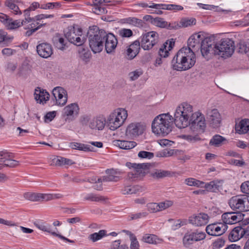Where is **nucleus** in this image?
<instances>
[{
  "mask_svg": "<svg viewBox=\"0 0 249 249\" xmlns=\"http://www.w3.org/2000/svg\"><path fill=\"white\" fill-rule=\"evenodd\" d=\"M7 33L3 30H0V45L1 47L7 46L13 39V37H9Z\"/></svg>",
  "mask_w": 249,
  "mask_h": 249,
  "instance_id": "43",
  "label": "nucleus"
},
{
  "mask_svg": "<svg viewBox=\"0 0 249 249\" xmlns=\"http://www.w3.org/2000/svg\"><path fill=\"white\" fill-rule=\"evenodd\" d=\"M21 22L20 20H13L10 18V21L8 22L6 27L10 30L15 29L22 25Z\"/></svg>",
  "mask_w": 249,
  "mask_h": 249,
  "instance_id": "55",
  "label": "nucleus"
},
{
  "mask_svg": "<svg viewBox=\"0 0 249 249\" xmlns=\"http://www.w3.org/2000/svg\"><path fill=\"white\" fill-rule=\"evenodd\" d=\"M107 124L106 119L103 115L93 118L89 122V127L92 129L102 130Z\"/></svg>",
  "mask_w": 249,
  "mask_h": 249,
  "instance_id": "21",
  "label": "nucleus"
},
{
  "mask_svg": "<svg viewBox=\"0 0 249 249\" xmlns=\"http://www.w3.org/2000/svg\"><path fill=\"white\" fill-rule=\"evenodd\" d=\"M178 57L181 62L179 66L181 68L182 71L191 68L196 62L195 53L192 50L186 47H183L179 50Z\"/></svg>",
  "mask_w": 249,
  "mask_h": 249,
  "instance_id": "7",
  "label": "nucleus"
},
{
  "mask_svg": "<svg viewBox=\"0 0 249 249\" xmlns=\"http://www.w3.org/2000/svg\"><path fill=\"white\" fill-rule=\"evenodd\" d=\"M225 139L219 135H215L213 137L210 141L209 144L215 147L220 146Z\"/></svg>",
  "mask_w": 249,
  "mask_h": 249,
  "instance_id": "46",
  "label": "nucleus"
},
{
  "mask_svg": "<svg viewBox=\"0 0 249 249\" xmlns=\"http://www.w3.org/2000/svg\"><path fill=\"white\" fill-rule=\"evenodd\" d=\"M36 52L41 57L48 58L53 53L52 45L48 43H42L36 46Z\"/></svg>",
  "mask_w": 249,
  "mask_h": 249,
  "instance_id": "20",
  "label": "nucleus"
},
{
  "mask_svg": "<svg viewBox=\"0 0 249 249\" xmlns=\"http://www.w3.org/2000/svg\"><path fill=\"white\" fill-rule=\"evenodd\" d=\"M103 2H106V0H92L91 5L93 6V12L97 15H101L107 12L105 8L102 7Z\"/></svg>",
  "mask_w": 249,
  "mask_h": 249,
  "instance_id": "28",
  "label": "nucleus"
},
{
  "mask_svg": "<svg viewBox=\"0 0 249 249\" xmlns=\"http://www.w3.org/2000/svg\"><path fill=\"white\" fill-rule=\"evenodd\" d=\"M153 25L157 26L158 27L162 28H166L168 30H172L173 28H169L170 26H171L172 22L168 23V22L164 20L163 18L157 17L154 18V19L153 20Z\"/></svg>",
  "mask_w": 249,
  "mask_h": 249,
  "instance_id": "35",
  "label": "nucleus"
},
{
  "mask_svg": "<svg viewBox=\"0 0 249 249\" xmlns=\"http://www.w3.org/2000/svg\"><path fill=\"white\" fill-rule=\"evenodd\" d=\"M137 187L133 186H126L122 189L121 192L123 195H129L137 193Z\"/></svg>",
  "mask_w": 249,
  "mask_h": 249,
  "instance_id": "53",
  "label": "nucleus"
},
{
  "mask_svg": "<svg viewBox=\"0 0 249 249\" xmlns=\"http://www.w3.org/2000/svg\"><path fill=\"white\" fill-rule=\"evenodd\" d=\"M243 203L242 195L231 197L228 202L230 208L233 211L240 213L243 212Z\"/></svg>",
  "mask_w": 249,
  "mask_h": 249,
  "instance_id": "22",
  "label": "nucleus"
},
{
  "mask_svg": "<svg viewBox=\"0 0 249 249\" xmlns=\"http://www.w3.org/2000/svg\"><path fill=\"white\" fill-rule=\"evenodd\" d=\"M34 225L40 230L49 232L52 235V232H53V231L52 230L51 226L49 224H44L43 223L35 222L34 223Z\"/></svg>",
  "mask_w": 249,
  "mask_h": 249,
  "instance_id": "50",
  "label": "nucleus"
},
{
  "mask_svg": "<svg viewBox=\"0 0 249 249\" xmlns=\"http://www.w3.org/2000/svg\"><path fill=\"white\" fill-rule=\"evenodd\" d=\"M52 93L55 98L56 105L62 107L66 104L68 95L67 91L64 88L56 87L53 89Z\"/></svg>",
  "mask_w": 249,
  "mask_h": 249,
  "instance_id": "14",
  "label": "nucleus"
},
{
  "mask_svg": "<svg viewBox=\"0 0 249 249\" xmlns=\"http://www.w3.org/2000/svg\"><path fill=\"white\" fill-rule=\"evenodd\" d=\"M121 244V240L114 241L112 243L110 249H128V247L125 245Z\"/></svg>",
  "mask_w": 249,
  "mask_h": 249,
  "instance_id": "63",
  "label": "nucleus"
},
{
  "mask_svg": "<svg viewBox=\"0 0 249 249\" xmlns=\"http://www.w3.org/2000/svg\"><path fill=\"white\" fill-rule=\"evenodd\" d=\"M131 244L130 246V249H139L140 244L138 241L136 237L132 233L130 235Z\"/></svg>",
  "mask_w": 249,
  "mask_h": 249,
  "instance_id": "58",
  "label": "nucleus"
},
{
  "mask_svg": "<svg viewBox=\"0 0 249 249\" xmlns=\"http://www.w3.org/2000/svg\"><path fill=\"white\" fill-rule=\"evenodd\" d=\"M126 165L129 168H133L141 179L149 172L150 164L148 163L127 162Z\"/></svg>",
  "mask_w": 249,
  "mask_h": 249,
  "instance_id": "15",
  "label": "nucleus"
},
{
  "mask_svg": "<svg viewBox=\"0 0 249 249\" xmlns=\"http://www.w3.org/2000/svg\"><path fill=\"white\" fill-rule=\"evenodd\" d=\"M118 44V40L112 33H107L105 37V47L107 53H112L115 52Z\"/></svg>",
  "mask_w": 249,
  "mask_h": 249,
  "instance_id": "17",
  "label": "nucleus"
},
{
  "mask_svg": "<svg viewBox=\"0 0 249 249\" xmlns=\"http://www.w3.org/2000/svg\"><path fill=\"white\" fill-rule=\"evenodd\" d=\"M243 228L241 227H237L234 228L229 235V239L231 241H236L243 237L242 233Z\"/></svg>",
  "mask_w": 249,
  "mask_h": 249,
  "instance_id": "31",
  "label": "nucleus"
},
{
  "mask_svg": "<svg viewBox=\"0 0 249 249\" xmlns=\"http://www.w3.org/2000/svg\"><path fill=\"white\" fill-rule=\"evenodd\" d=\"M116 144L121 149L128 150L134 148L136 145V143L133 141L117 140Z\"/></svg>",
  "mask_w": 249,
  "mask_h": 249,
  "instance_id": "38",
  "label": "nucleus"
},
{
  "mask_svg": "<svg viewBox=\"0 0 249 249\" xmlns=\"http://www.w3.org/2000/svg\"><path fill=\"white\" fill-rule=\"evenodd\" d=\"M78 52L79 57L83 61L87 63L90 61L91 53L89 50L81 47L79 48Z\"/></svg>",
  "mask_w": 249,
  "mask_h": 249,
  "instance_id": "34",
  "label": "nucleus"
},
{
  "mask_svg": "<svg viewBox=\"0 0 249 249\" xmlns=\"http://www.w3.org/2000/svg\"><path fill=\"white\" fill-rule=\"evenodd\" d=\"M140 46L139 40L134 41L129 46L126 51L127 59L132 60L137 55L140 50Z\"/></svg>",
  "mask_w": 249,
  "mask_h": 249,
  "instance_id": "23",
  "label": "nucleus"
},
{
  "mask_svg": "<svg viewBox=\"0 0 249 249\" xmlns=\"http://www.w3.org/2000/svg\"><path fill=\"white\" fill-rule=\"evenodd\" d=\"M106 174L109 175L112 178L118 181L120 180L119 176L121 175V172L118 169L112 168L106 170Z\"/></svg>",
  "mask_w": 249,
  "mask_h": 249,
  "instance_id": "48",
  "label": "nucleus"
},
{
  "mask_svg": "<svg viewBox=\"0 0 249 249\" xmlns=\"http://www.w3.org/2000/svg\"><path fill=\"white\" fill-rule=\"evenodd\" d=\"M148 215L146 212H140L136 213H131L128 216V220L129 221L136 220L145 217Z\"/></svg>",
  "mask_w": 249,
  "mask_h": 249,
  "instance_id": "54",
  "label": "nucleus"
},
{
  "mask_svg": "<svg viewBox=\"0 0 249 249\" xmlns=\"http://www.w3.org/2000/svg\"><path fill=\"white\" fill-rule=\"evenodd\" d=\"M79 111V107L78 104L71 103L63 109L62 116L66 122H70L74 120V116H78Z\"/></svg>",
  "mask_w": 249,
  "mask_h": 249,
  "instance_id": "12",
  "label": "nucleus"
},
{
  "mask_svg": "<svg viewBox=\"0 0 249 249\" xmlns=\"http://www.w3.org/2000/svg\"><path fill=\"white\" fill-rule=\"evenodd\" d=\"M84 200L99 202L104 200L105 197L99 195L92 193L89 194L84 197Z\"/></svg>",
  "mask_w": 249,
  "mask_h": 249,
  "instance_id": "47",
  "label": "nucleus"
},
{
  "mask_svg": "<svg viewBox=\"0 0 249 249\" xmlns=\"http://www.w3.org/2000/svg\"><path fill=\"white\" fill-rule=\"evenodd\" d=\"M196 24V19L195 18H182L178 22H172L171 26L169 28L173 29H178L180 28H185L190 26Z\"/></svg>",
  "mask_w": 249,
  "mask_h": 249,
  "instance_id": "24",
  "label": "nucleus"
},
{
  "mask_svg": "<svg viewBox=\"0 0 249 249\" xmlns=\"http://www.w3.org/2000/svg\"><path fill=\"white\" fill-rule=\"evenodd\" d=\"M206 236L204 232L198 230L188 231L183 237V245L184 247L189 248L194 243L204 240Z\"/></svg>",
  "mask_w": 249,
  "mask_h": 249,
  "instance_id": "9",
  "label": "nucleus"
},
{
  "mask_svg": "<svg viewBox=\"0 0 249 249\" xmlns=\"http://www.w3.org/2000/svg\"><path fill=\"white\" fill-rule=\"evenodd\" d=\"M228 226L223 223H214L209 224L206 228L207 233L212 236H220L225 232Z\"/></svg>",
  "mask_w": 249,
  "mask_h": 249,
  "instance_id": "13",
  "label": "nucleus"
},
{
  "mask_svg": "<svg viewBox=\"0 0 249 249\" xmlns=\"http://www.w3.org/2000/svg\"><path fill=\"white\" fill-rule=\"evenodd\" d=\"M64 35L71 43L77 46H81L84 43L85 39L81 38L82 30L81 28L71 26L64 30Z\"/></svg>",
  "mask_w": 249,
  "mask_h": 249,
  "instance_id": "8",
  "label": "nucleus"
},
{
  "mask_svg": "<svg viewBox=\"0 0 249 249\" xmlns=\"http://www.w3.org/2000/svg\"><path fill=\"white\" fill-rule=\"evenodd\" d=\"M239 126V129L236 130L239 133H249V120H242Z\"/></svg>",
  "mask_w": 249,
  "mask_h": 249,
  "instance_id": "45",
  "label": "nucleus"
},
{
  "mask_svg": "<svg viewBox=\"0 0 249 249\" xmlns=\"http://www.w3.org/2000/svg\"><path fill=\"white\" fill-rule=\"evenodd\" d=\"M31 11L28 8L23 11L24 19L21 20V24L25 25L26 24L30 23L31 21H35V19L34 18L30 17V12Z\"/></svg>",
  "mask_w": 249,
  "mask_h": 249,
  "instance_id": "49",
  "label": "nucleus"
},
{
  "mask_svg": "<svg viewBox=\"0 0 249 249\" xmlns=\"http://www.w3.org/2000/svg\"><path fill=\"white\" fill-rule=\"evenodd\" d=\"M140 42L141 47L144 50H150L158 43L159 35L155 31H150L143 34L140 37Z\"/></svg>",
  "mask_w": 249,
  "mask_h": 249,
  "instance_id": "10",
  "label": "nucleus"
},
{
  "mask_svg": "<svg viewBox=\"0 0 249 249\" xmlns=\"http://www.w3.org/2000/svg\"><path fill=\"white\" fill-rule=\"evenodd\" d=\"M144 128L145 126L141 123H131L126 128V135L131 138H135L143 133Z\"/></svg>",
  "mask_w": 249,
  "mask_h": 249,
  "instance_id": "16",
  "label": "nucleus"
},
{
  "mask_svg": "<svg viewBox=\"0 0 249 249\" xmlns=\"http://www.w3.org/2000/svg\"><path fill=\"white\" fill-rule=\"evenodd\" d=\"M221 218L223 224L231 225L240 221L242 219V215L241 213L236 212H227L223 213Z\"/></svg>",
  "mask_w": 249,
  "mask_h": 249,
  "instance_id": "18",
  "label": "nucleus"
},
{
  "mask_svg": "<svg viewBox=\"0 0 249 249\" xmlns=\"http://www.w3.org/2000/svg\"><path fill=\"white\" fill-rule=\"evenodd\" d=\"M53 162L57 166L71 165L74 163L72 160L60 156L54 158Z\"/></svg>",
  "mask_w": 249,
  "mask_h": 249,
  "instance_id": "39",
  "label": "nucleus"
},
{
  "mask_svg": "<svg viewBox=\"0 0 249 249\" xmlns=\"http://www.w3.org/2000/svg\"><path fill=\"white\" fill-rule=\"evenodd\" d=\"M70 147L73 149L87 151H92L93 147L89 145L78 142H71Z\"/></svg>",
  "mask_w": 249,
  "mask_h": 249,
  "instance_id": "33",
  "label": "nucleus"
},
{
  "mask_svg": "<svg viewBox=\"0 0 249 249\" xmlns=\"http://www.w3.org/2000/svg\"><path fill=\"white\" fill-rule=\"evenodd\" d=\"M142 241L149 244L157 245L162 240L155 234L146 233L142 236Z\"/></svg>",
  "mask_w": 249,
  "mask_h": 249,
  "instance_id": "29",
  "label": "nucleus"
},
{
  "mask_svg": "<svg viewBox=\"0 0 249 249\" xmlns=\"http://www.w3.org/2000/svg\"><path fill=\"white\" fill-rule=\"evenodd\" d=\"M207 115L208 121L212 127L216 128L220 126L221 117L217 109L208 110Z\"/></svg>",
  "mask_w": 249,
  "mask_h": 249,
  "instance_id": "19",
  "label": "nucleus"
},
{
  "mask_svg": "<svg viewBox=\"0 0 249 249\" xmlns=\"http://www.w3.org/2000/svg\"><path fill=\"white\" fill-rule=\"evenodd\" d=\"M243 203V212L249 211V196L247 195H242Z\"/></svg>",
  "mask_w": 249,
  "mask_h": 249,
  "instance_id": "62",
  "label": "nucleus"
},
{
  "mask_svg": "<svg viewBox=\"0 0 249 249\" xmlns=\"http://www.w3.org/2000/svg\"><path fill=\"white\" fill-rule=\"evenodd\" d=\"M193 112V107L186 103H183L178 106L174 114V122L176 126L179 128L187 127Z\"/></svg>",
  "mask_w": 249,
  "mask_h": 249,
  "instance_id": "4",
  "label": "nucleus"
},
{
  "mask_svg": "<svg viewBox=\"0 0 249 249\" xmlns=\"http://www.w3.org/2000/svg\"><path fill=\"white\" fill-rule=\"evenodd\" d=\"M124 20L125 23L137 27H143L145 24L143 20L135 17H128Z\"/></svg>",
  "mask_w": 249,
  "mask_h": 249,
  "instance_id": "37",
  "label": "nucleus"
},
{
  "mask_svg": "<svg viewBox=\"0 0 249 249\" xmlns=\"http://www.w3.org/2000/svg\"><path fill=\"white\" fill-rule=\"evenodd\" d=\"M181 137L189 142H196L200 140V138L197 135H182Z\"/></svg>",
  "mask_w": 249,
  "mask_h": 249,
  "instance_id": "60",
  "label": "nucleus"
},
{
  "mask_svg": "<svg viewBox=\"0 0 249 249\" xmlns=\"http://www.w3.org/2000/svg\"><path fill=\"white\" fill-rule=\"evenodd\" d=\"M200 119L199 120L198 124H196V127L195 129V130H196V131L199 133L203 132L206 127L204 116L200 117Z\"/></svg>",
  "mask_w": 249,
  "mask_h": 249,
  "instance_id": "51",
  "label": "nucleus"
},
{
  "mask_svg": "<svg viewBox=\"0 0 249 249\" xmlns=\"http://www.w3.org/2000/svg\"><path fill=\"white\" fill-rule=\"evenodd\" d=\"M106 36L105 30L99 29L96 26L89 27L88 37L89 47L93 53H98L103 50Z\"/></svg>",
  "mask_w": 249,
  "mask_h": 249,
  "instance_id": "2",
  "label": "nucleus"
},
{
  "mask_svg": "<svg viewBox=\"0 0 249 249\" xmlns=\"http://www.w3.org/2000/svg\"><path fill=\"white\" fill-rule=\"evenodd\" d=\"M190 222L196 226L205 225L209 221L208 215L204 213H200L190 219Z\"/></svg>",
  "mask_w": 249,
  "mask_h": 249,
  "instance_id": "26",
  "label": "nucleus"
},
{
  "mask_svg": "<svg viewBox=\"0 0 249 249\" xmlns=\"http://www.w3.org/2000/svg\"><path fill=\"white\" fill-rule=\"evenodd\" d=\"M173 204V202L171 200H166L163 202L158 203L159 212L168 208L172 206Z\"/></svg>",
  "mask_w": 249,
  "mask_h": 249,
  "instance_id": "59",
  "label": "nucleus"
},
{
  "mask_svg": "<svg viewBox=\"0 0 249 249\" xmlns=\"http://www.w3.org/2000/svg\"><path fill=\"white\" fill-rule=\"evenodd\" d=\"M127 117V111L124 108H118L107 117V124L110 130H115L123 125Z\"/></svg>",
  "mask_w": 249,
  "mask_h": 249,
  "instance_id": "5",
  "label": "nucleus"
},
{
  "mask_svg": "<svg viewBox=\"0 0 249 249\" xmlns=\"http://www.w3.org/2000/svg\"><path fill=\"white\" fill-rule=\"evenodd\" d=\"M204 42L208 44L206 45L209 47L208 50H204L206 48L204 46L202 51L204 55H208L207 59L216 54L223 58L229 57L234 51V42L228 38L222 39L219 42L215 43L213 37V39H207Z\"/></svg>",
  "mask_w": 249,
  "mask_h": 249,
  "instance_id": "1",
  "label": "nucleus"
},
{
  "mask_svg": "<svg viewBox=\"0 0 249 249\" xmlns=\"http://www.w3.org/2000/svg\"><path fill=\"white\" fill-rule=\"evenodd\" d=\"M106 236H107V231L104 230H102L99 231L98 232H94L90 234L88 238L93 242H95Z\"/></svg>",
  "mask_w": 249,
  "mask_h": 249,
  "instance_id": "41",
  "label": "nucleus"
},
{
  "mask_svg": "<svg viewBox=\"0 0 249 249\" xmlns=\"http://www.w3.org/2000/svg\"><path fill=\"white\" fill-rule=\"evenodd\" d=\"M239 52L241 53L247 54L249 56V42L239 43Z\"/></svg>",
  "mask_w": 249,
  "mask_h": 249,
  "instance_id": "57",
  "label": "nucleus"
},
{
  "mask_svg": "<svg viewBox=\"0 0 249 249\" xmlns=\"http://www.w3.org/2000/svg\"><path fill=\"white\" fill-rule=\"evenodd\" d=\"M19 2L18 0H6L4 2V5L12 10V12L15 15H21L22 12L17 5V4Z\"/></svg>",
  "mask_w": 249,
  "mask_h": 249,
  "instance_id": "30",
  "label": "nucleus"
},
{
  "mask_svg": "<svg viewBox=\"0 0 249 249\" xmlns=\"http://www.w3.org/2000/svg\"><path fill=\"white\" fill-rule=\"evenodd\" d=\"M143 73V71L141 70H136L129 73V77L132 81L137 79Z\"/></svg>",
  "mask_w": 249,
  "mask_h": 249,
  "instance_id": "64",
  "label": "nucleus"
},
{
  "mask_svg": "<svg viewBox=\"0 0 249 249\" xmlns=\"http://www.w3.org/2000/svg\"><path fill=\"white\" fill-rule=\"evenodd\" d=\"M39 201H50L53 199L61 198L63 196L60 194H42L39 193Z\"/></svg>",
  "mask_w": 249,
  "mask_h": 249,
  "instance_id": "36",
  "label": "nucleus"
},
{
  "mask_svg": "<svg viewBox=\"0 0 249 249\" xmlns=\"http://www.w3.org/2000/svg\"><path fill=\"white\" fill-rule=\"evenodd\" d=\"M203 115L199 112H196L195 113H193L191 117L189 118V124L190 125V127L192 130L194 131H195V129L196 127V124H198L199 120L200 119V117H203Z\"/></svg>",
  "mask_w": 249,
  "mask_h": 249,
  "instance_id": "32",
  "label": "nucleus"
},
{
  "mask_svg": "<svg viewBox=\"0 0 249 249\" xmlns=\"http://www.w3.org/2000/svg\"><path fill=\"white\" fill-rule=\"evenodd\" d=\"M172 120L173 118L169 113L159 115L152 122L153 132L159 136H166L172 131Z\"/></svg>",
  "mask_w": 249,
  "mask_h": 249,
  "instance_id": "3",
  "label": "nucleus"
},
{
  "mask_svg": "<svg viewBox=\"0 0 249 249\" xmlns=\"http://www.w3.org/2000/svg\"><path fill=\"white\" fill-rule=\"evenodd\" d=\"M14 154L9 152L6 150L0 151V170L4 167L15 168L18 166L19 161L13 160Z\"/></svg>",
  "mask_w": 249,
  "mask_h": 249,
  "instance_id": "11",
  "label": "nucleus"
},
{
  "mask_svg": "<svg viewBox=\"0 0 249 249\" xmlns=\"http://www.w3.org/2000/svg\"><path fill=\"white\" fill-rule=\"evenodd\" d=\"M39 193L28 192L24 194V197L33 201H39Z\"/></svg>",
  "mask_w": 249,
  "mask_h": 249,
  "instance_id": "56",
  "label": "nucleus"
},
{
  "mask_svg": "<svg viewBox=\"0 0 249 249\" xmlns=\"http://www.w3.org/2000/svg\"><path fill=\"white\" fill-rule=\"evenodd\" d=\"M170 175L169 171L162 170L156 169L150 173V175L154 178H161L167 177Z\"/></svg>",
  "mask_w": 249,
  "mask_h": 249,
  "instance_id": "42",
  "label": "nucleus"
},
{
  "mask_svg": "<svg viewBox=\"0 0 249 249\" xmlns=\"http://www.w3.org/2000/svg\"><path fill=\"white\" fill-rule=\"evenodd\" d=\"M207 39H213L212 37H205L203 32H200L192 35L188 40V47L187 48H190L191 50L199 49L200 48L202 55L205 58H208V55H205L203 53V49L205 46L206 48L204 50H208L209 47H207L206 45L207 44L204 42Z\"/></svg>",
  "mask_w": 249,
  "mask_h": 249,
  "instance_id": "6",
  "label": "nucleus"
},
{
  "mask_svg": "<svg viewBox=\"0 0 249 249\" xmlns=\"http://www.w3.org/2000/svg\"><path fill=\"white\" fill-rule=\"evenodd\" d=\"M35 99L39 103H43L49 99V94L46 90H41L40 88L36 89L35 92Z\"/></svg>",
  "mask_w": 249,
  "mask_h": 249,
  "instance_id": "27",
  "label": "nucleus"
},
{
  "mask_svg": "<svg viewBox=\"0 0 249 249\" xmlns=\"http://www.w3.org/2000/svg\"><path fill=\"white\" fill-rule=\"evenodd\" d=\"M203 188H205L207 191L216 193L219 191V185L218 181L213 180L208 183H205Z\"/></svg>",
  "mask_w": 249,
  "mask_h": 249,
  "instance_id": "40",
  "label": "nucleus"
},
{
  "mask_svg": "<svg viewBox=\"0 0 249 249\" xmlns=\"http://www.w3.org/2000/svg\"><path fill=\"white\" fill-rule=\"evenodd\" d=\"M119 35L123 37H130L133 36V32L129 29L123 28L119 31Z\"/></svg>",
  "mask_w": 249,
  "mask_h": 249,
  "instance_id": "61",
  "label": "nucleus"
},
{
  "mask_svg": "<svg viewBox=\"0 0 249 249\" xmlns=\"http://www.w3.org/2000/svg\"><path fill=\"white\" fill-rule=\"evenodd\" d=\"M175 45V41L172 38L167 40L160 49L159 55L162 58H165L169 55V51H170Z\"/></svg>",
  "mask_w": 249,
  "mask_h": 249,
  "instance_id": "25",
  "label": "nucleus"
},
{
  "mask_svg": "<svg viewBox=\"0 0 249 249\" xmlns=\"http://www.w3.org/2000/svg\"><path fill=\"white\" fill-rule=\"evenodd\" d=\"M179 55V51L178 52L176 55L174 57L173 59L172 60L171 64L174 70L177 71H182L181 68L179 66L180 64H181V60H179L178 57Z\"/></svg>",
  "mask_w": 249,
  "mask_h": 249,
  "instance_id": "52",
  "label": "nucleus"
},
{
  "mask_svg": "<svg viewBox=\"0 0 249 249\" xmlns=\"http://www.w3.org/2000/svg\"><path fill=\"white\" fill-rule=\"evenodd\" d=\"M185 183L190 186L203 188L205 182L194 178H188L185 180Z\"/></svg>",
  "mask_w": 249,
  "mask_h": 249,
  "instance_id": "44",
  "label": "nucleus"
}]
</instances>
